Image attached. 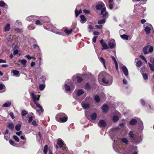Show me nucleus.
Wrapping results in <instances>:
<instances>
[{
	"label": "nucleus",
	"instance_id": "nucleus-1",
	"mask_svg": "<svg viewBox=\"0 0 154 154\" xmlns=\"http://www.w3.org/2000/svg\"><path fill=\"white\" fill-rule=\"evenodd\" d=\"M102 82L109 85H111L112 83V76L106 72H103L102 74Z\"/></svg>",
	"mask_w": 154,
	"mask_h": 154
},
{
	"label": "nucleus",
	"instance_id": "nucleus-2",
	"mask_svg": "<svg viewBox=\"0 0 154 154\" xmlns=\"http://www.w3.org/2000/svg\"><path fill=\"white\" fill-rule=\"evenodd\" d=\"M128 135L131 139L130 142L133 144H136L138 139V137L136 134H134L133 131H130L128 133Z\"/></svg>",
	"mask_w": 154,
	"mask_h": 154
},
{
	"label": "nucleus",
	"instance_id": "nucleus-3",
	"mask_svg": "<svg viewBox=\"0 0 154 154\" xmlns=\"http://www.w3.org/2000/svg\"><path fill=\"white\" fill-rule=\"evenodd\" d=\"M57 144L59 146V147L62 149L63 150V147L66 146V144H64V142L61 139H58L57 140Z\"/></svg>",
	"mask_w": 154,
	"mask_h": 154
},
{
	"label": "nucleus",
	"instance_id": "nucleus-4",
	"mask_svg": "<svg viewBox=\"0 0 154 154\" xmlns=\"http://www.w3.org/2000/svg\"><path fill=\"white\" fill-rule=\"evenodd\" d=\"M106 8H103L101 10V14L103 15V17L105 19L108 16V12L106 11Z\"/></svg>",
	"mask_w": 154,
	"mask_h": 154
},
{
	"label": "nucleus",
	"instance_id": "nucleus-5",
	"mask_svg": "<svg viewBox=\"0 0 154 154\" xmlns=\"http://www.w3.org/2000/svg\"><path fill=\"white\" fill-rule=\"evenodd\" d=\"M66 116V114L65 113L61 112L58 113L56 116L55 118L56 120L58 121H60V119L62 117H63L64 116Z\"/></svg>",
	"mask_w": 154,
	"mask_h": 154
},
{
	"label": "nucleus",
	"instance_id": "nucleus-6",
	"mask_svg": "<svg viewBox=\"0 0 154 154\" xmlns=\"http://www.w3.org/2000/svg\"><path fill=\"white\" fill-rule=\"evenodd\" d=\"M35 104L36 105V106L39 108V109H37L36 111L39 113V115L41 113L43 112L44 109L38 103L35 102Z\"/></svg>",
	"mask_w": 154,
	"mask_h": 154
},
{
	"label": "nucleus",
	"instance_id": "nucleus-7",
	"mask_svg": "<svg viewBox=\"0 0 154 154\" xmlns=\"http://www.w3.org/2000/svg\"><path fill=\"white\" fill-rule=\"evenodd\" d=\"M100 42L102 47V50H106L109 48V47L105 42H104L103 39L101 40L100 41Z\"/></svg>",
	"mask_w": 154,
	"mask_h": 154
},
{
	"label": "nucleus",
	"instance_id": "nucleus-8",
	"mask_svg": "<svg viewBox=\"0 0 154 154\" xmlns=\"http://www.w3.org/2000/svg\"><path fill=\"white\" fill-rule=\"evenodd\" d=\"M17 44V43L16 44H15V43H13L12 45V47L14 48L13 50L16 49L13 51V54L14 55H15L18 54V50L16 49L18 48Z\"/></svg>",
	"mask_w": 154,
	"mask_h": 154
},
{
	"label": "nucleus",
	"instance_id": "nucleus-9",
	"mask_svg": "<svg viewBox=\"0 0 154 154\" xmlns=\"http://www.w3.org/2000/svg\"><path fill=\"white\" fill-rule=\"evenodd\" d=\"M98 126L101 128L105 127L106 126V122L104 120H100Z\"/></svg>",
	"mask_w": 154,
	"mask_h": 154
},
{
	"label": "nucleus",
	"instance_id": "nucleus-10",
	"mask_svg": "<svg viewBox=\"0 0 154 154\" xmlns=\"http://www.w3.org/2000/svg\"><path fill=\"white\" fill-rule=\"evenodd\" d=\"M102 109L103 112L107 113L109 110V107L107 105L103 104L102 106Z\"/></svg>",
	"mask_w": 154,
	"mask_h": 154
},
{
	"label": "nucleus",
	"instance_id": "nucleus-11",
	"mask_svg": "<svg viewBox=\"0 0 154 154\" xmlns=\"http://www.w3.org/2000/svg\"><path fill=\"white\" fill-rule=\"evenodd\" d=\"M122 69L124 75L126 76H128V71L126 67L125 66H123Z\"/></svg>",
	"mask_w": 154,
	"mask_h": 154
},
{
	"label": "nucleus",
	"instance_id": "nucleus-12",
	"mask_svg": "<svg viewBox=\"0 0 154 154\" xmlns=\"http://www.w3.org/2000/svg\"><path fill=\"white\" fill-rule=\"evenodd\" d=\"M31 95L34 102H36V100L38 101L39 100V96H38V97L37 98V96L35 94L34 92H32L31 94Z\"/></svg>",
	"mask_w": 154,
	"mask_h": 154
},
{
	"label": "nucleus",
	"instance_id": "nucleus-13",
	"mask_svg": "<svg viewBox=\"0 0 154 154\" xmlns=\"http://www.w3.org/2000/svg\"><path fill=\"white\" fill-rule=\"evenodd\" d=\"M115 42L114 40H110L109 43L108 45L110 48L112 49L115 46Z\"/></svg>",
	"mask_w": 154,
	"mask_h": 154
},
{
	"label": "nucleus",
	"instance_id": "nucleus-14",
	"mask_svg": "<svg viewBox=\"0 0 154 154\" xmlns=\"http://www.w3.org/2000/svg\"><path fill=\"white\" fill-rule=\"evenodd\" d=\"M46 78L45 76H41L39 79V83L41 84H44L45 83Z\"/></svg>",
	"mask_w": 154,
	"mask_h": 154
},
{
	"label": "nucleus",
	"instance_id": "nucleus-15",
	"mask_svg": "<svg viewBox=\"0 0 154 154\" xmlns=\"http://www.w3.org/2000/svg\"><path fill=\"white\" fill-rule=\"evenodd\" d=\"M103 5H104V4L103 2L97 4L96 6V8L97 10H101Z\"/></svg>",
	"mask_w": 154,
	"mask_h": 154
},
{
	"label": "nucleus",
	"instance_id": "nucleus-16",
	"mask_svg": "<svg viewBox=\"0 0 154 154\" xmlns=\"http://www.w3.org/2000/svg\"><path fill=\"white\" fill-rule=\"evenodd\" d=\"M137 123V121L135 119L131 120L129 122V124L131 125H134Z\"/></svg>",
	"mask_w": 154,
	"mask_h": 154
},
{
	"label": "nucleus",
	"instance_id": "nucleus-17",
	"mask_svg": "<svg viewBox=\"0 0 154 154\" xmlns=\"http://www.w3.org/2000/svg\"><path fill=\"white\" fill-rule=\"evenodd\" d=\"M68 120V117L67 116V115L64 116L63 117H62L61 119H60V121H58L59 122H65L67 121Z\"/></svg>",
	"mask_w": 154,
	"mask_h": 154
},
{
	"label": "nucleus",
	"instance_id": "nucleus-18",
	"mask_svg": "<svg viewBox=\"0 0 154 154\" xmlns=\"http://www.w3.org/2000/svg\"><path fill=\"white\" fill-rule=\"evenodd\" d=\"M149 45L146 46L144 47L143 48V51L145 54H147L149 53Z\"/></svg>",
	"mask_w": 154,
	"mask_h": 154
},
{
	"label": "nucleus",
	"instance_id": "nucleus-19",
	"mask_svg": "<svg viewBox=\"0 0 154 154\" xmlns=\"http://www.w3.org/2000/svg\"><path fill=\"white\" fill-rule=\"evenodd\" d=\"M81 22L82 23H84L87 21V20L84 15H81L80 16Z\"/></svg>",
	"mask_w": 154,
	"mask_h": 154
},
{
	"label": "nucleus",
	"instance_id": "nucleus-20",
	"mask_svg": "<svg viewBox=\"0 0 154 154\" xmlns=\"http://www.w3.org/2000/svg\"><path fill=\"white\" fill-rule=\"evenodd\" d=\"M97 114L96 112H94V113L92 114L90 116V117L91 119L92 120H95L96 119L97 117Z\"/></svg>",
	"mask_w": 154,
	"mask_h": 154
},
{
	"label": "nucleus",
	"instance_id": "nucleus-21",
	"mask_svg": "<svg viewBox=\"0 0 154 154\" xmlns=\"http://www.w3.org/2000/svg\"><path fill=\"white\" fill-rule=\"evenodd\" d=\"M73 30L72 29H71L69 30H68L67 28H66L64 30V32L66 33V34L67 35H69L72 33V32Z\"/></svg>",
	"mask_w": 154,
	"mask_h": 154
},
{
	"label": "nucleus",
	"instance_id": "nucleus-22",
	"mask_svg": "<svg viewBox=\"0 0 154 154\" xmlns=\"http://www.w3.org/2000/svg\"><path fill=\"white\" fill-rule=\"evenodd\" d=\"M100 61L102 63L105 68H106V66L105 65L106 61L104 58L102 57H100L99 59Z\"/></svg>",
	"mask_w": 154,
	"mask_h": 154
},
{
	"label": "nucleus",
	"instance_id": "nucleus-23",
	"mask_svg": "<svg viewBox=\"0 0 154 154\" xmlns=\"http://www.w3.org/2000/svg\"><path fill=\"white\" fill-rule=\"evenodd\" d=\"M82 107L83 108L85 109H88L90 107V105L88 103H85L83 104H82Z\"/></svg>",
	"mask_w": 154,
	"mask_h": 154
},
{
	"label": "nucleus",
	"instance_id": "nucleus-24",
	"mask_svg": "<svg viewBox=\"0 0 154 154\" xmlns=\"http://www.w3.org/2000/svg\"><path fill=\"white\" fill-rule=\"evenodd\" d=\"M48 148V146L46 144L44 146L43 149V152L44 154H47Z\"/></svg>",
	"mask_w": 154,
	"mask_h": 154
},
{
	"label": "nucleus",
	"instance_id": "nucleus-25",
	"mask_svg": "<svg viewBox=\"0 0 154 154\" xmlns=\"http://www.w3.org/2000/svg\"><path fill=\"white\" fill-rule=\"evenodd\" d=\"M84 92L82 90L79 89L77 92V95L78 96H80L84 93Z\"/></svg>",
	"mask_w": 154,
	"mask_h": 154
},
{
	"label": "nucleus",
	"instance_id": "nucleus-26",
	"mask_svg": "<svg viewBox=\"0 0 154 154\" xmlns=\"http://www.w3.org/2000/svg\"><path fill=\"white\" fill-rule=\"evenodd\" d=\"M119 120V117L117 116L114 115L113 116L112 118V121L114 122H116Z\"/></svg>",
	"mask_w": 154,
	"mask_h": 154
},
{
	"label": "nucleus",
	"instance_id": "nucleus-27",
	"mask_svg": "<svg viewBox=\"0 0 154 154\" xmlns=\"http://www.w3.org/2000/svg\"><path fill=\"white\" fill-rule=\"evenodd\" d=\"M145 31L146 34H148L150 33L151 29L150 27L148 26H147L144 29Z\"/></svg>",
	"mask_w": 154,
	"mask_h": 154
},
{
	"label": "nucleus",
	"instance_id": "nucleus-28",
	"mask_svg": "<svg viewBox=\"0 0 154 154\" xmlns=\"http://www.w3.org/2000/svg\"><path fill=\"white\" fill-rule=\"evenodd\" d=\"M82 11L80 9L79 11H78L77 9H76L75 10V15L76 17H77L78 15L82 12Z\"/></svg>",
	"mask_w": 154,
	"mask_h": 154
},
{
	"label": "nucleus",
	"instance_id": "nucleus-29",
	"mask_svg": "<svg viewBox=\"0 0 154 154\" xmlns=\"http://www.w3.org/2000/svg\"><path fill=\"white\" fill-rule=\"evenodd\" d=\"M10 30V24L9 23L7 24L5 26L4 31L7 32Z\"/></svg>",
	"mask_w": 154,
	"mask_h": 154
},
{
	"label": "nucleus",
	"instance_id": "nucleus-30",
	"mask_svg": "<svg viewBox=\"0 0 154 154\" xmlns=\"http://www.w3.org/2000/svg\"><path fill=\"white\" fill-rule=\"evenodd\" d=\"M121 141L123 143H125L126 145H128V140L126 138H122L121 139Z\"/></svg>",
	"mask_w": 154,
	"mask_h": 154
},
{
	"label": "nucleus",
	"instance_id": "nucleus-31",
	"mask_svg": "<svg viewBox=\"0 0 154 154\" xmlns=\"http://www.w3.org/2000/svg\"><path fill=\"white\" fill-rule=\"evenodd\" d=\"M21 63L23 65V67H26V64L27 62L26 60L25 59H22L21 60Z\"/></svg>",
	"mask_w": 154,
	"mask_h": 154
},
{
	"label": "nucleus",
	"instance_id": "nucleus-32",
	"mask_svg": "<svg viewBox=\"0 0 154 154\" xmlns=\"http://www.w3.org/2000/svg\"><path fill=\"white\" fill-rule=\"evenodd\" d=\"M121 37L123 39L128 40V35L125 34L121 35Z\"/></svg>",
	"mask_w": 154,
	"mask_h": 154
},
{
	"label": "nucleus",
	"instance_id": "nucleus-33",
	"mask_svg": "<svg viewBox=\"0 0 154 154\" xmlns=\"http://www.w3.org/2000/svg\"><path fill=\"white\" fill-rule=\"evenodd\" d=\"M76 78L77 79V82L78 83L81 82L83 80L82 78L79 76H77Z\"/></svg>",
	"mask_w": 154,
	"mask_h": 154
},
{
	"label": "nucleus",
	"instance_id": "nucleus-34",
	"mask_svg": "<svg viewBox=\"0 0 154 154\" xmlns=\"http://www.w3.org/2000/svg\"><path fill=\"white\" fill-rule=\"evenodd\" d=\"M106 22V19L105 18H103V19L99 20L98 21V23L99 24H104Z\"/></svg>",
	"mask_w": 154,
	"mask_h": 154
},
{
	"label": "nucleus",
	"instance_id": "nucleus-35",
	"mask_svg": "<svg viewBox=\"0 0 154 154\" xmlns=\"http://www.w3.org/2000/svg\"><path fill=\"white\" fill-rule=\"evenodd\" d=\"M28 112L26 110H22L21 112V115L22 116H24L27 114Z\"/></svg>",
	"mask_w": 154,
	"mask_h": 154
},
{
	"label": "nucleus",
	"instance_id": "nucleus-36",
	"mask_svg": "<svg viewBox=\"0 0 154 154\" xmlns=\"http://www.w3.org/2000/svg\"><path fill=\"white\" fill-rule=\"evenodd\" d=\"M21 127V125L20 124H18L16 125L15 127V129L17 131H19Z\"/></svg>",
	"mask_w": 154,
	"mask_h": 154
},
{
	"label": "nucleus",
	"instance_id": "nucleus-37",
	"mask_svg": "<svg viewBox=\"0 0 154 154\" xmlns=\"http://www.w3.org/2000/svg\"><path fill=\"white\" fill-rule=\"evenodd\" d=\"M5 86L2 84H0V92H2L4 91H3L2 89H4Z\"/></svg>",
	"mask_w": 154,
	"mask_h": 154
},
{
	"label": "nucleus",
	"instance_id": "nucleus-38",
	"mask_svg": "<svg viewBox=\"0 0 154 154\" xmlns=\"http://www.w3.org/2000/svg\"><path fill=\"white\" fill-rule=\"evenodd\" d=\"M10 106V103L9 101H7V102L5 103L4 104H3L2 107H9Z\"/></svg>",
	"mask_w": 154,
	"mask_h": 154
},
{
	"label": "nucleus",
	"instance_id": "nucleus-39",
	"mask_svg": "<svg viewBox=\"0 0 154 154\" xmlns=\"http://www.w3.org/2000/svg\"><path fill=\"white\" fill-rule=\"evenodd\" d=\"M64 87L65 88L66 90L68 91H70V86L66 84H65L64 85Z\"/></svg>",
	"mask_w": 154,
	"mask_h": 154
},
{
	"label": "nucleus",
	"instance_id": "nucleus-40",
	"mask_svg": "<svg viewBox=\"0 0 154 154\" xmlns=\"http://www.w3.org/2000/svg\"><path fill=\"white\" fill-rule=\"evenodd\" d=\"M91 88L88 82H87L85 86V89L86 90H89Z\"/></svg>",
	"mask_w": 154,
	"mask_h": 154
},
{
	"label": "nucleus",
	"instance_id": "nucleus-41",
	"mask_svg": "<svg viewBox=\"0 0 154 154\" xmlns=\"http://www.w3.org/2000/svg\"><path fill=\"white\" fill-rule=\"evenodd\" d=\"M94 99L95 101L97 103H99L100 101V98L98 95H96L94 97Z\"/></svg>",
	"mask_w": 154,
	"mask_h": 154
},
{
	"label": "nucleus",
	"instance_id": "nucleus-42",
	"mask_svg": "<svg viewBox=\"0 0 154 154\" xmlns=\"http://www.w3.org/2000/svg\"><path fill=\"white\" fill-rule=\"evenodd\" d=\"M148 64L150 68V70L152 71H154V66L152 65L149 63H148Z\"/></svg>",
	"mask_w": 154,
	"mask_h": 154
},
{
	"label": "nucleus",
	"instance_id": "nucleus-43",
	"mask_svg": "<svg viewBox=\"0 0 154 154\" xmlns=\"http://www.w3.org/2000/svg\"><path fill=\"white\" fill-rule=\"evenodd\" d=\"M13 74L16 76H18V75L19 74V72L16 70H13L12 71Z\"/></svg>",
	"mask_w": 154,
	"mask_h": 154
},
{
	"label": "nucleus",
	"instance_id": "nucleus-44",
	"mask_svg": "<svg viewBox=\"0 0 154 154\" xmlns=\"http://www.w3.org/2000/svg\"><path fill=\"white\" fill-rule=\"evenodd\" d=\"M142 63L140 60H139L136 63V66L138 67H140L141 66Z\"/></svg>",
	"mask_w": 154,
	"mask_h": 154
},
{
	"label": "nucleus",
	"instance_id": "nucleus-45",
	"mask_svg": "<svg viewBox=\"0 0 154 154\" xmlns=\"http://www.w3.org/2000/svg\"><path fill=\"white\" fill-rule=\"evenodd\" d=\"M45 88V85L44 84H41L39 86V88L41 91L43 90Z\"/></svg>",
	"mask_w": 154,
	"mask_h": 154
},
{
	"label": "nucleus",
	"instance_id": "nucleus-46",
	"mask_svg": "<svg viewBox=\"0 0 154 154\" xmlns=\"http://www.w3.org/2000/svg\"><path fill=\"white\" fill-rule=\"evenodd\" d=\"M13 138L17 142H18L19 141V138L16 135H14L13 136Z\"/></svg>",
	"mask_w": 154,
	"mask_h": 154
},
{
	"label": "nucleus",
	"instance_id": "nucleus-47",
	"mask_svg": "<svg viewBox=\"0 0 154 154\" xmlns=\"http://www.w3.org/2000/svg\"><path fill=\"white\" fill-rule=\"evenodd\" d=\"M4 138L7 140H9V142H10V140H9L10 138V134H7L6 135V137H5V134H4Z\"/></svg>",
	"mask_w": 154,
	"mask_h": 154
},
{
	"label": "nucleus",
	"instance_id": "nucleus-48",
	"mask_svg": "<svg viewBox=\"0 0 154 154\" xmlns=\"http://www.w3.org/2000/svg\"><path fill=\"white\" fill-rule=\"evenodd\" d=\"M10 144L13 145L14 146H17V144L15 143L14 142L10 139Z\"/></svg>",
	"mask_w": 154,
	"mask_h": 154
},
{
	"label": "nucleus",
	"instance_id": "nucleus-49",
	"mask_svg": "<svg viewBox=\"0 0 154 154\" xmlns=\"http://www.w3.org/2000/svg\"><path fill=\"white\" fill-rule=\"evenodd\" d=\"M22 24V23L20 20H17L16 21V25L19 26H20Z\"/></svg>",
	"mask_w": 154,
	"mask_h": 154
},
{
	"label": "nucleus",
	"instance_id": "nucleus-50",
	"mask_svg": "<svg viewBox=\"0 0 154 154\" xmlns=\"http://www.w3.org/2000/svg\"><path fill=\"white\" fill-rule=\"evenodd\" d=\"M15 30L20 33L23 32L22 29L17 28L15 29Z\"/></svg>",
	"mask_w": 154,
	"mask_h": 154
},
{
	"label": "nucleus",
	"instance_id": "nucleus-51",
	"mask_svg": "<svg viewBox=\"0 0 154 154\" xmlns=\"http://www.w3.org/2000/svg\"><path fill=\"white\" fill-rule=\"evenodd\" d=\"M6 4L3 1L0 2V7H3L6 6Z\"/></svg>",
	"mask_w": 154,
	"mask_h": 154
},
{
	"label": "nucleus",
	"instance_id": "nucleus-52",
	"mask_svg": "<svg viewBox=\"0 0 154 154\" xmlns=\"http://www.w3.org/2000/svg\"><path fill=\"white\" fill-rule=\"evenodd\" d=\"M142 75L143 78L145 80H146L148 79V75L146 73H143Z\"/></svg>",
	"mask_w": 154,
	"mask_h": 154
},
{
	"label": "nucleus",
	"instance_id": "nucleus-53",
	"mask_svg": "<svg viewBox=\"0 0 154 154\" xmlns=\"http://www.w3.org/2000/svg\"><path fill=\"white\" fill-rule=\"evenodd\" d=\"M153 48L152 46H151L149 47V51H148L149 53V52H150V53L152 52L153 51Z\"/></svg>",
	"mask_w": 154,
	"mask_h": 154
},
{
	"label": "nucleus",
	"instance_id": "nucleus-54",
	"mask_svg": "<svg viewBox=\"0 0 154 154\" xmlns=\"http://www.w3.org/2000/svg\"><path fill=\"white\" fill-rule=\"evenodd\" d=\"M140 57L147 63V61L144 56L142 55H140Z\"/></svg>",
	"mask_w": 154,
	"mask_h": 154
},
{
	"label": "nucleus",
	"instance_id": "nucleus-55",
	"mask_svg": "<svg viewBox=\"0 0 154 154\" xmlns=\"http://www.w3.org/2000/svg\"><path fill=\"white\" fill-rule=\"evenodd\" d=\"M83 11L84 13H85L86 14H91L90 11L89 10H88L85 9L83 10Z\"/></svg>",
	"mask_w": 154,
	"mask_h": 154
},
{
	"label": "nucleus",
	"instance_id": "nucleus-56",
	"mask_svg": "<svg viewBox=\"0 0 154 154\" xmlns=\"http://www.w3.org/2000/svg\"><path fill=\"white\" fill-rule=\"evenodd\" d=\"M111 57L112 58V60L114 61L115 64L117 63V61L116 60L115 57L113 56H111Z\"/></svg>",
	"mask_w": 154,
	"mask_h": 154
},
{
	"label": "nucleus",
	"instance_id": "nucleus-57",
	"mask_svg": "<svg viewBox=\"0 0 154 154\" xmlns=\"http://www.w3.org/2000/svg\"><path fill=\"white\" fill-rule=\"evenodd\" d=\"M35 23L36 25H42V24L41 23V22L38 20H37L36 21Z\"/></svg>",
	"mask_w": 154,
	"mask_h": 154
},
{
	"label": "nucleus",
	"instance_id": "nucleus-58",
	"mask_svg": "<svg viewBox=\"0 0 154 154\" xmlns=\"http://www.w3.org/2000/svg\"><path fill=\"white\" fill-rule=\"evenodd\" d=\"M115 7H114L113 5H112V3L110 4L109 5V9L110 10L112 9L113 8H114Z\"/></svg>",
	"mask_w": 154,
	"mask_h": 154
},
{
	"label": "nucleus",
	"instance_id": "nucleus-59",
	"mask_svg": "<svg viewBox=\"0 0 154 154\" xmlns=\"http://www.w3.org/2000/svg\"><path fill=\"white\" fill-rule=\"evenodd\" d=\"M32 125H33L34 126H37L38 125L37 124L36 121L35 120H34L32 122Z\"/></svg>",
	"mask_w": 154,
	"mask_h": 154
},
{
	"label": "nucleus",
	"instance_id": "nucleus-60",
	"mask_svg": "<svg viewBox=\"0 0 154 154\" xmlns=\"http://www.w3.org/2000/svg\"><path fill=\"white\" fill-rule=\"evenodd\" d=\"M33 17L32 16H29L27 17L26 18L27 20L30 21L33 20Z\"/></svg>",
	"mask_w": 154,
	"mask_h": 154
},
{
	"label": "nucleus",
	"instance_id": "nucleus-61",
	"mask_svg": "<svg viewBox=\"0 0 154 154\" xmlns=\"http://www.w3.org/2000/svg\"><path fill=\"white\" fill-rule=\"evenodd\" d=\"M33 47L35 49L38 48V49H40L39 46L37 44H34L33 45Z\"/></svg>",
	"mask_w": 154,
	"mask_h": 154
},
{
	"label": "nucleus",
	"instance_id": "nucleus-62",
	"mask_svg": "<svg viewBox=\"0 0 154 154\" xmlns=\"http://www.w3.org/2000/svg\"><path fill=\"white\" fill-rule=\"evenodd\" d=\"M97 36H94L93 38V42L94 43H95L97 41Z\"/></svg>",
	"mask_w": 154,
	"mask_h": 154
},
{
	"label": "nucleus",
	"instance_id": "nucleus-63",
	"mask_svg": "<svg viewBox=\"0 0 154 154\" xmlns=\"http://www.w3.org/2000/svg\"><path fill=\"white\" fill-rule=\"evenodd\" d=\"M96 27L99 29H101L102 28V25L101 24L96 25Z\"/></svg>",
	"mask_w": 154,
	"mask_h": 154
},
{
	"label": "nucleus",
	"instance_id": "nucleus-64",
	"mask_svg": "<svg viewBox=\"0 0 154 154\" xmlns=\"http://www.w3.org/2000/svg\"><path fill=\"white\" fill-rule=\"evenodd\" d=\"M33 119V118L32 116H30L29 119V120H28V123H30L31 122L32 120Z\"/></svg>",
	"mask_w": 154,
	"mask_h": 154
}]
</instances>
